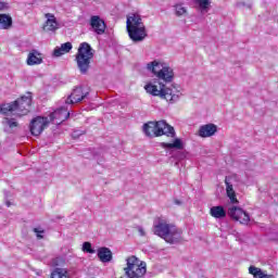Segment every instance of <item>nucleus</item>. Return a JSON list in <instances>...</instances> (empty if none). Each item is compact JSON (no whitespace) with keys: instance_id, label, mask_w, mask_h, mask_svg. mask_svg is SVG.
I'll list each match as a JSON object with an SVG mask.
<instances>
[{"instance_id":"412c9836","label":"nucleus","mask_w":278,"mask_h":278,"mask_svg":"<svg viewBox=\"0 0 278 278\" xmlns=\"http://www.w3.org/2000/svg\"><path fill=\"white\" fill-rule=\"evenodd\" d=\"M210 214L213 218H218V219H223L227 217V211H225V207L223 205L212 206L210 208Z\"/></svg>"},{"instance_id":"a211bd4d","label":"nucleus","mask_w":278,"mask_h":278,"mask_svg":"<svg viewBox=\"0 0 278 278\" xmlns=\"http://www.w3.org/2000/svg\"><path fill=\"white\" fill-rule=\"evenodd\" d=\"M42 62V54L38 50H31L28 53L26 63L28 66H36Z\"/></svg>"},{"instance_id":"473e14b6","label":"nucleus","mask_w":278,"mask_h":278,"mask_svg":"<svg viewBox=\"0 0 278 278\" xmlns=\"http://www.w3.org/2000/svg\"><path fill=\"white\" fill-rule=\"evenodd\" d=\"M174 203H175V205H181V201L177 200V199L174 200Z\"/></svg>"},{"instance_id":"5701e85b","label":"nucleus","mask_w":278,"mask_h":278,"mask_svg":"<svg viewBox=\"0 0 278 278\" xmlns=\"http://www.w3.org/2000/svg\"><path fill=\"white\" fill-rule=\"evenodd\" d=\"M12 23V16L5 13L0 14V29H11Z\"/></svg>"},{"instance_id":"ddd939ff","label":"nucleus","mask_w":278,"mask_h":278,"mask_svg":"<svg viewBox=\"0 0 278 278\" xmlns=\"http://www.w3.org/2000/svg\"><path fill=\"white\" fill-rule=\"evenodd\" d=\"M45 17L47 21L43 24V31H58L60 29V24L58 23V18H55V15L51 13H46Z\"/></svg>"},{"instance_id":"72a5a7b5","label":"nucleus","mask_w":278,"mask_h":278,"mask_svg":"<svg viewBox=\"0 0 278 278\" xmlns=\"http://www.w3.org/2000/svg\"><path fill=\"white\" fill-rule=\"evenodd\" d=\"M141 232V236H144V231H142V229L139 230Z\"/></svg>"},{"instance_id":"c85d7f7f","label":"nucleus","mask_w":278,"mask_h":278,"mask_svg":"<svg viewBox=\"0 0 278 278\" xmlns=\"http://www.w3.org/2000/svg\"><path fill=\"white\" fill-rule=\"evenodd\" d=\"M83 251H85V253H94V250H92V244L90 242H85L83 244Z\"/></svg>"},{"instance_id":"9d476101","label":"nucleus","mask_w":278,"mask_h":278,"mask_svg":"<svg viewBox=\"0 0 278 278\" xmlns=\"http://www.w3.org/2000/svg\"><path fill=\"white\" fill-rule=\"evenodd\" d=\"M90 94L89 91H85L84 87H75L72 93L65 100L66 105H75V103H81L86 97Z\"/></svg>"},{"instance_id":"f257e3e1","label":"nucleus","mask_w":278,"mask_h":278,"mask_svg":"<svg viewBox=\"0 0 278 278\" xmlns=\"http://www.w3.org/2000/svg\"><path fill=\"white\" fill-rule=\"evenodd\" d=\"M31 112V93L22 96L11 103L0 104V114L3 116H27V113Z\"/></svg>"},{"instance_id":"9b49d317","label":"nucleus","mask_w":278,"mask_h":278,"mask_svg":"<svg viewBox=\"0 0 278 278\" xmlns=\"http://www.w3.org/2000/svg\"><path fill=\"white\" fill-rule=\"evenodd\" d=\"M161 238L168 244H177V242L181 240V229L177 228L175 224H172L167 232H165Z\"/></svg>"},{"instance_id":"4be33fe9","label":"nucleus","mask_w":278,"mask_h":278,"mask_svg":"<svg viewBox=\"0 0 278 278\" xmlns=\"http://www.w3.org/2000/svg\"><path fill=\"white\" fill-rule=\"evenodd\" d=\"M72 49H73V43L71 42L62 43L60 48L54 49L53 56L60 58L62 55H65V53H71Z\"/></svg>"},{"instance_id":"4468645a","label":"nucleus","mask_w":278,"mask_h":278,"mask_svg":"<svg viewBox=\"0 0 278 278\" xmlns=\"http://www.w3.org/2000/svg\"><path fill=\"white\" fill-rule=\"evenodd\" d=\"M218 131V127L214 124H206L200 127L199 129V137L200 138H211Z\"/></svg>"},{"instance_id":"2f4dec72","label":"nucleus","mask_w":278,"mask_h":278,"mask_svg":"<svg viewBox=\"0 0 278 278\" xmlns=\"http://www.w3.org/2000/svg\"><path fill=\"white\" fill-rule=\"evenodd\" d=\"M10 8L7 2H0V12H5Z\"/></svg>"},{"instance_id":"7c9ffc66","label":"nucleus","mask_w":278,"mask_h":278,"mask_svg":"<svg viewBox=\"0 0 278 278\" xmlns=\"http://www.w3.org/2000/svg\"><path fill=\"white\" fill-rule=\"evenodd\" d=\"M33 231H34V233H36V237L38 238V240H42V238H45L42 236V233H45V230H40L38 228H34Z\"/></svg>"},{"instance_id":"a878e982","label":"nucleus","mask_w":278,"mask_h":278,"mask_svg":"<svg viewBox=\"0 0 278 278\" xmlns=\"http://www.w3.org/2000/svg\"><path fill=\"white\" fill-rule=\"evenodd\" d=\"M250 275H253L254 278H273V275H267L264 271H262L261 268L255 266L249 267Z\"/></svg>"},{"instance_id":"b1692460","label":"nucleus","mask_w":278,"mask_h":278,"mask_svg":"<svg viewBox=\"0 0 278 278\" xmlns=\"http://www.w3.org/2000/svg\"><path fill=\"white\" fill-rule=\"evenodd\" d=\"M162 149H177L178 151L184 150V142H181V139L176 138L173 143L168 142H161Z\"/></svg>"},{"instance_id":"cd10ccee","label":"nucleus","mask_w":278,"mask_h":278,"mask_svg":"<svg viewBox=\"0 0 278 278\" xmlns=\"http://www.w3.org/2000/svg\"><path fill=\"white\" fill-rule=\"evenodd\" d=\"M201 10H207L210 8V0H195Z\"/></svg>"},{"instance_id":"aec40b11","label":"nucleus","mask_w":278,"mask_h":278,"mask_svg":"<svg viewBox=\"0 0 278 278\" xmlns=\"http://www.w3.org/2000/svg\"><path fill=\"white\" fill-rule=\"evenodd\" d=\"M98 257L100 262L103 264H108V262H112V250L106 247H102L98 249Z\"/></svg>"},{"instance_id":"c756f323","label":"nucleus","mask_w":278,"mask_h":278,"mask_svg":"<svg viewBox=\"0 0 278 278\" xmlns=\"http://www.w3.org/2000/svg\"><path fill=\"white\" fill-rule=\"evenodd\" d=\"M5 121L10 129H14V127H18V122H15L14 118H5Z\"/></svg>"},{"instance_id":"423d86ee","label":"nucleus","mask_w":278,"mask_h":278,"mask_svg":"<svg viewBox=\"0 0 278 278\" xmlns=\"http://www.w3.org/2000/svg\"><path fill=\"white\" fill-rule=\"evenodd\" d=\"M147 68L150 71V73H153L157 79H161V81H164L165 84L173 83V79H175V72L168 64L154 60L147 64Z\"/></svg>"},{"instance_id":"20e7f679","label":"nucleus","mask_w":278,"mask_h":278,"mask_svg":"<svg viewBox=\"0 0 278 278\" xmlns=\"http://www.w3.org/2000/svg\"><path fill=\"white\" fill-rule=\"evenodd\" d=\"M143 134L148 138H160L162 136L175 138V128L168 125L166 121L148 122L143 125Z\"/></svg>"},{"instance_id":"6e6552de","label":"nucleus","mask_w":278,"mask_h":278,"mask_svg":"<svg viewBox=\"0 0 278 278\" xmlns=\"http://www.w3.org/2000/svg\"><path fill=\"white\" fill-rule=\"evenodd\" d=\"M228 216L231 220L240 223V225H249L251 223V216L240 206H230L228 208Z\"/></svg>"},{"instance_id":"f8f14e48","label":"nucleus","mask_w":278,"mask_h":278,"mask_svg":"<svg viewBox=\"0 0 278 278\" xmlns=\"http://www.w3.org/2000/svg\"><path fill=\"white\" fill-rule=\"evenodd\" d=\"M89 24L91 29L98 36H103V34H105V29H108V26L105 25V21H103L99 15H92L90 17Z\"/></svg>"},{"instance_id":"f03ea898","label":"nucleus","mask_w":278,"mask_h":278,"mask_svg":"<svg viewBox=\"0 0 278 278\" xmlns=\"http://www.w3.org/2000/svg\"><path fill=\"white\" fill-rule=\"evenodd\" d=\"M126 29L132 42H142L148 36L147 26H144L140 14L132 13L127 16Z\"/></svg>"},{"instance_id":"dca6fc26","label":"nucleus","mask_w":278,"mask_h":278,"mask_svg":"<svg viewBox=\"0 0 278 278\" xmlns=\"http://www.w3.org/2000/svg\"><path fill=\"white\" fill-rule=\"evenodd\" d=\"M173 224L167 220L160 219L159 223L154 226V233L160 238L163 237L164 233H167Z\"/></svg>"},{"instance_id":"0eeeda50","label":"nucleus","mask_w":278,"mask_h":278,"mask_svg":"<svg viewBox=\"0 0 278 278\" xmlns=\"http://www.w3.org/2000/svg\"><path fill=\"white\" fill-rule=\"evenodd\" d=\"M124 274L127 278H144V275H147V263L139 260L136 255H130L126 258Z\"/></svg>"},{"instance_id":"f3484780","label":"nucleus","mask_w":278,"mask_h":278,"mask_svg":"<svg viewBox=\"0 0 278 278\" xmlns=\"http://www.w3.org/2000/svg\"><path fill=\"white\" fill-rule=\"evenodd\" d=\"M173 224L167 220L160 219L159 223L154 226V233L160 238L163 237L164 233H167Z\"/></svg>"},{"instance_id":"7ed1b4c3","label":"nucleus","mask_w":278,"mask_h":278,"mask_svg":"<svg viewBox=\"0 0 278 278\" xmlns=\"http://www.w3.org/2000/svg\"><path fill=\"white\" fill-rule=\"evenodd\" d=\"M144 90L148 94L152 97H159L160 99H165L168 103H176L179 100V94L170 88H167L166 85L154 80L153 83H147L144 85Z\"/></svg>"},{"instance_id":"39448f33","label":"nucleus","mask_w":278,"mask_h":278,"mask_svg":"<svg viewBox=\"0 0 278 278\" xmlns=\"http://www.w3.org/2000/svg\"><path fill=\"white\" fill-rule=\"evenodd\" d=\"M94 58V51L88 42H81L76 53V63L78 71L81 75L88 74L90 71V64Z\"/></svg>"},{"instance_id":"1a4fd4ad","label":"nucleus","mask_w":278,"mask_h":278,"mask_svg":"<svg viewBox=\"0 0 278 278\" xmlns=\"http://www.w3.org/2000/svg\"><path fill=\"white\" fill-rule=\"evenodd\" d=\"M49 117L37 116L31 119L29 130L31 136H40L49 127Z\"/></svg>"},{"instance_id":"2eb2a0df","label":"nucleus","mask_w":278,"mask_h":278,"mask_svg":"<svg viewBox=\"0 0 278 278\" xmlns=\"http://www.w3.org/2000/svg\"><path fill=\"white\" fill-rule=\"evenodd\" d=\"M71 113L66 109H59L50 114V121H59V123H64V121H68Z\"/></svg>"},{"instance_id":"bb28decb","label":"nucleus","mask_w":278,"mask_h":278,"mask_svg":"<svg viewBox=\"0 0 278 278\" xmlns=\"http://www.w3.org/2000/svg\"><path fill=\"white\" fill-rule=\"evenodd\" d=\"M175 10H176V15L178 16H184L185 14L188 13V10H186L184 4H176Z\"/></svg>"},{"instance_id":"393cba45","label":"nucleus","mask_w":278,"mask_h":278,"mask_svg":"<svg viewBox=\"0 0 278 278\" xmlns=\"http://www.w3.org/2000/svg\"><path fill=\"white\" fill-rule=\"evenodd\" d=\"M50 278H71V276H68V270L66 268L55 267L52 270Z\"/></svg>"},{"instance_id":"6ab92c4d","label":"nucleus","mask_w":278,"mask_h":278,"mask_svg":"<svg viewBox=\"0 0 278 278\" xmlns=\"http://www.w3.org/2000/svg\"><path fill=\"white\" fill-rule=\"evenodd\" d=\"M225 185H226V194H227L228 199L230 200V203H232V204L240 203L238 201V198L236 197V190H233V185H231V182H229L228 177L225 178Z\"/></svg>"}]
</instances>
